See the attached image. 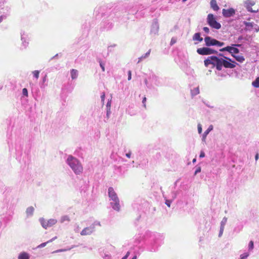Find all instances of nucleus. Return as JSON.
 Segmentation results:
<instances>
[{"label":"nucleus","instance_id":"f257e3e1","mask_svg":"<svg viewBox=\"0 0 259 259\" xmlns=\"http://www.w3.org/2000/svg\"><path fill=\"white\" fill-rule=\"evenodd\" d=\"M220 56L223 57L225 59L222 58H219L217 59V70L220 71L222 69L223 66L226 68H234L236 67V63L232 61L230 58L225 57L222 54H219Z\"/></svg>","mask_w":259,"mask_h":259},{"label":"nucleus","instance_id":"f03ea898","mask_svg":"<svg viewBox=\"0 0 259 259\" xmlns=\"http://www.w3.org/2000/svg\"><path fill=\"white\" fill-rule=\"evenodd\" d=\"M68 164L77 175L80 174L83 170V167L79 161L71 155H69L67 160Z\"/></svg>","mask_w":259,"mask_h":259},{"label":"nucleus","instance_id":"7ed1b4c3","mask_svg":"<svg viewBox=\"0 0 259 259\" xmlns=\"http://www.w3.org/2000/svg\"><path fill=\"white\" fill-rule=\"evenodd\" d=\"M207 22L213 28L219 29L221 27V25L217 21L214 15L212 14H209L207 15Z\"/></svg>","mask_w":259,"mask_h":259},{"label":"nucleus","instance_id":"20e7f679","mask_svg":"<svg viewBox=\"0 0 259 259\" xmlns=\"http://www.w3.org/2000/svg\"><path fill=\"white\" fill-rule=\"evenodd\" d=\"M240 45L238 44H233L232 46H227L226 47L223 48L220 50L221 52L227 51L229 53H230L232 56L233 55H235L239 53V50L237 48L234 47V46H240Z\"/></svg>","mask_w":259,"mask_h":259},{"label":"nucleus","instance_id":"39448f33","mask_svg":"<svg viewBox=\"0 0 259 259\" xmlns=\"http://www.w3.org/2000/svg\"><path fill=\"white\" fill-rule=\"evenodd\" d=\"M197 52L201 55H208L213 54H217L218 52L213 49L209 48L203 47L198 48L197 50Z\"/></svg>","mask_w":259,"mask_h":259},{"label":"nucleus","instance_id":"423d86ee","mask_svg":"<svg viewBox=\"0 0 259 259\" xmlns=\"http://www.w3.org/2000/svg\"><path fill=\"white\" fill-rule=\"evenodd\" d=\"M41 226L45 229H47L49 227H51L53 225H55L57 221L55 219H51L48 221H46L44 218H41L39 220Z\"/></svg>","mask_w":259,"mask_h":259},{"label":"nucleus","instance_id":"0eeeda50","mask_svg":"<svg viewBox=\"0 0 259 259\" xmlns=\"http://www.w3.org/2000/svg\"><path fill=\"white\" fill-rule=\"evenodd\" d=\"M218 57L217 56H210L204 61V65L207 67L210 64L213 65V67H215L217 69V59Z\"/></svg>","mask_w":259,"mask_h":259},{"label":"nucleus","instance_id":"6e6552de","mask_svg":"<svg viewBox=\"0 0 259 259\" xmlns=\"http://www.w3.org/2000/svg\"><path fill=\"white\" fill-rule=\"evenodd\" d=\"M245 7L249 12L256 13L258 12V9H253L252 7L255 5V2L251 0H247L245 3Z\"/></svg>","mask_w":259,"mask_h":259},{"label":"nucleus","instance_id":"1a4fd4ad","mask_svg":"<svg viewBox=\"0 0 259 259\" xmlns=\"http://www.w3.org/2000/svg\"><path fill=\"white\" fill-rule=\"evenodd\" d=\"M222 13L225 17H230L233 16L235 13V11L233 8H230L229 9H223Z\"/></svg>","mask_w":259,"mask_h":259},{"label":"nucleus","instance_id":"9d476101","mask_svg":"<svg viewBox=\"0 0 259 259\" xmlns=\"http://www.w3.org/2000/svg\"><path fill=\"white\" fill-rule=\"evenodd\" d=\"M217 39L211 38L209 36H206L204 38V41L206 46H216Z\"/></svg>","mask_w":259,"mask_h":259},{"label":"nucleus","instance_id":"9b49d317","mask_svg":"<svg viewBox=\"0 0 259 259\" xmlns=\"http://www.w3.org/2000/svg\"><path fill=\"white\" fill-rule=\"evenodd\" d=\"M108 196L112 201L117 200L118 199L117 195L112 187L108 189Z\"/></svg>","mask_w":259,"mask_h":259},{"label":"nucleus","instance_id":"f8f14e48","mask_svg":"<svg viewBox=\"0 0 259 259\" xmlns=\"http://www.w3.org/2000/svg\"><path fill=\"white\" fill-rule=\"evenodd\" d=\"M94 231V228L92 227H87L83 229L81 233L80 234L82 236L83 235H88L91 234Z\"/></svg>","mask_w":259,"mask_h":259},{"label":"nucleus","instance_id":"ddd939ff","mask_svg":"<svg viewBox=\"0 0 259 259\" xmlns=\"http://www.w3.org/2000/svg\"><path fill=\"white\" fill-rule=\"evenodd\" d=\"M113 202L111 203V205L112 207V208L116 210V211H119L120 208V206L119 204V199H117V200H114L113 201Z\"/></svg>","mask_w":259,"mask_h":259},{"label":"nucleus","instance_id":"4468645a","mask_svg":"<svg viewBox=\"0 0 259 259\" xmlns=\"http://www.w3.org/2000/svg\"><path fill=\"white\" fill-rule=\"evenodd\" d=\"M211 8L214 11H218L219 10V7L218 6L217 2L216 0H211L210 3Z\"/></svg>","mask_w":259,"mask_h":259},{"label":"nucleus","instance_id":"2eb2a0df","mask_svg":"<svg viewBox=\"0 0 259 259\" xmlns=\"http://www.w3.org/2000/svg\"><path fill=\"white\" fill-rule=\"evenodd\" d=\"M193 40H198L199 42H201L203 40V38L200 36V33H196L193 36Z\"/></svg>","mask_w":259,"mask_h":259},{"label":"nucleus","instance_id":"dca6fc26","mask_svg":"<svg viewBox=\"0 0 259 259\" xmlns=\"http://www.w3.org/2000/svg\"><path fill=\"white\" fill-rule=\"evenodd\" d=\"M18 259H29V255L27 252H23L19 255Z\"/></svg>","mask_w":259,"mask_h":259},{"label":"nucleus","instance_id":"f3484780","mask_svg":"<svg viewBox=\"0 0 259 259\" xmlns=\"http://www.w3.org/2000/svg\"><path fill=\"white\" fill-rule=\"evenodd\" d=\"M237 61L240 63H242L244 61L245 58L242 55H233V56Z\"/></svg>","mask_w":259,"mask_h":259},{"label":"nucleus","instance_id":"a211bd4d","mask_svg":"<svg viewBox=\"0 0 259 259\" xmlns=\"http://www.w3.org/2000/svg\"><path fill=\"white\" fill-rule=\"evenodd\" d=\"M213 129V126L210 125L209 127L206 130L203 135V140H204L208 133Z\"/></svg>","mask_w":259,"mask_h":259},{"label":"nucleus","instance_id":"6ab92c4d","mask_svg":"<svg viewBox=\"0 0 259 259\" xmlns=\"http://www.w3.org/2000/svg\"><path fill=\"white\" fill-rule=\"evenodd\" d=\"M78 74V71L76 69H72L71 70V76L72 79H74L77 78Z\"/></svg>","mask_w":259,"mask_h":259},{"label":"nucleus","instance_id":"aec40b11","mask_svg":"<svg viewBox=\"0 0 259 259\" xmlns=\"http://www.w3.org/2000/svg\"><path fill=\"white\" fill-rule=\"evenodd\" d=\"M34 210V208L32 206H30L27 208L26 212L28 215H32Z\"/></svg>","mask_w":259,"mask_h":259},{"label":"nucleus","instance_id":"412c9836","mask_svg":"<svg viewBox=\"0 0 259 259\" xmlns=\"http://www.w3.org/2000/svg\"><path fill=\"white\" fill-rule=\"evenodd\" d=\"M57 238V237L55 236V237L53 238L52 239H50V240L48 241L47 242L41 243L39 246L41 247H44L46 245V244L47 243L52 242L53 241L55 240Z\"/></svg>","mask_w":259,"mask_h":259},{"label":"nucleus","instance_id":"4be33fe9","mask_svg":"<svg viewBox=\"0 0 259 259\" xmlns=\"http://www.w3.org/2000/svg\"><path fill=\"white\" fill-rule=\"evenodd\" d=\"M252 84L255 88H259V77H257L255 80L252 82Z\"/></svg>","mask_w":259,"mask_h":259},{"label":"nucleus","instance_id":"5701e85b","mask_svg":"<svg viewBox=\"0 0 259 259\" xmlns=\"http://www.w3.org/2000/svg\"><path fill=\"white\" fill-rule=\"evenodd\" d=\"M70 221V219L67 216V215H65V216H63L61 218V223H63L65 221Z\"/></svg>","mask_w":259,"mask_h":259},{"label":"nucleus","instance_id":"b1692460","mask_svg":"<svg viewBox=\"0 0 259 259\" xmlns=\"http://www.w3.org/2000/svg\"><path fill=\"white\" fill-rule=\"evenodd\" d=\"M33 76L36 78L38 79L39 77V71L38 70H35L32 72Z\"/></svg>","mask_w":259,"mask_h":259},{"label":"nucleus","instance_id":"393cba45","mask_svg":"<svg viewBox=\"0 0 259 259\" xmlns=\"http://www.w3.org/2000/svg\"><path fill=\"white\" fill-rule=\"evenodd\" d=\"M249 255L248 253H244L240 255V259H245L247 258Z\"/></svg>","mask_w":259,"mask_h":259},{"label":"nucleus","instance_id":"a878e982","mask_svg":"<svg viewBox=\"0 0 259 259\" xmlns=\"http://www.w3.org/2000/svg\"><path fill=\"white\" fill-rule=\"evenodd\" d=\"M193 95H197V94H198L199 93V88L197 87V88H195L193 91Z\"/></svg>","mask_w":259,"mask_h":259},{"label":"nucleus","instance_id":"bb28decb","mask_svg":"<svg viewBox=\"0 0 259 259\" xmlns=\"http://www.w3.org/2000/svg\"><path fill=\"white\" fill-rule=\"evenodd\" d=\"M22 93H23V95H24L25 96H28V92H27V90L26 88H24L22 90Z\"/></svg>","mask_w":259,"mask_h":259},{"label":"nucleus","instance_id":"cd10ccee","mask_svg":"<svg viewBox=\"0 0 259 259\" xmlns=\"http://www.w3.org/2000/svg\"><path fill=\"white\" fill-rule=\"evenodd\" d=\"M253 248V242L252 241H250L249 243V249H252Z\"/></svg>","mask_w":259,"mask_h":259},{"label":"nucleus","instance_id":"c85d7f7f","mask_svg":"<svg viewBox=\"0 0 259 259\" xmlns=\"http://www.w3.org/2000/svg\"><path fill=\"white\" fill-rule=\"evenodd\" d=\"M224 42H221V41H219L218 40L217 41V44H216V46H219V47H221V46H223L224 45Z\"/></svg>","mask_w":259,"mask_h":259},{"label":"nucleus","instance_id":"c756f323","mask_svg":"<svg viewBox=\"0 0 259 259\" xmlns=\"http://www.w3.org/2000/svg\"><path fill=\"white\" fill-rule=\"evenodd\" d=\"M99 63H100V65L101 67L102 68V71H105L104 64L102 63V62L101 60L99 61Z\"/></svg>","mask_w":259,"mask_h":259},{"label":"nucleus","instance_id":"7c9ffc66","mask_svg":"<svg viewBox=\"0 0 259 259\" xmlns=\"http://www.w3.org/2000/svg\"><path fill=\"white\" fill-rule=\"evenodd\" d=\"M202 129L201 125L200 124H198V132L199 134H201L202 133Z\"/></svg>","mask_w":259,"mask_h":259},{"label":"nucleus","instance_id":"2f4dec72","mask_svg":"<svg viewBox=\"0 0 259 259\" xmlns=\"http://www.w3.org/2000/svg\"><path fill=\"white\" fill-rule=\"evenodd\" d=\"M132 78V72L131 70L128 71V80H130Z\"/></svg>","mask_w":259,"mask_h":259},{"label":"nucleus","instance_id":"473e14b6","mask_svg":"<svg viewBox=\"0 0 259 259\" xmlns=\"http://www.w3.org/2000/svg\"><path fill=\"white\" fill-rule=\"evenodd\" d=\"M150 51H151V50H149V51H148L147 53H146V54H145V55L144 56H142V57H141V58H140V59H142V58H146V57H147V56H148L149 55L150 53Z\"/></svg>","mask_w":259,"mask_h":259},{"label":"nucleus","instance_id":"72a5a7b5","mask_svg":"<svg viewBox=\"0 0 259 259\" xmlns=\"http://www.w3.org/2000/svg\"><path fill=\"white\" fill-rule=\"evenodd\" d=\"M245 25L247 27H252L253 26L252 24L250 22H245Z\"/></svg>","mask_w":259,"mask_h":259},{"label":"nucleus","instance_id":"f704fd0d","mask_svg":"<svg viewBox=\"0 0 259 259\" xmlns=\"http://www.w3.org/2000/svg\"><path fill=\"white\" fill-rule=\"evenodd\" d=\"M203 29L207 33H208L209 32V29L207 27H203Z\"/></svg>","mask_w":259,"mask_h":259},{"label":"nucleus","instance_id":"c9c22d12","mask_svg":"<svg viewBox=\"0 0 259 259\" xmlns=\"http://www.w3.org/2000/svg\"><path fill=\"white\" fill-rule=\"evenodd\" d=\"M102 101L103 102H104L105 98V94L104 93H103V94L101 96Z\"/></svg>","mask_w":259,"mask_h":259},{"label":"nucleus","instance_id":"e433bc0d","mask_svg":"<svg viewBox=\"0 0 259 259\" xmlns=\"http://www.w3.org/2000/svg\"><path fill=\"white\" fill-rule=\"evenodd\" d=\"M201 171V167H198L197 168L196 170L195 171V175H196L197 173L200 172Z\"/></svg>","mask_w":259,"mask_h":259},{"label":"nucleus","instance_id":"4c0bfd02","mask_svg":"<svg viewBox=\"0 0 259 259\" xmlns=\"http://www.w3.org/2000/svg\"><path fill=\"white\" fill-rule=\"evenodd\" d=\"M146 102V98L145 97L143 98L142 103L144 104V106L145 107H146V104L145 103Z\"/></svg>","mask_w":259,"mask_h":259},{"label":"nucleus","instance_id":"58836bf2","mask_svg":"<svg viewBox=\"0 0 259 259\" xmlns=\"http://www.w3.org/2000/svg\"><path fill=\"white\" fill-rule=\"evenodd\" d=\"M200 158H203L205 156V153L203 151H201V153H200Z\"/></svg>","mask_w":259,"mask_h":259},{"label":"nucleus","instance_id":"ea45409f","mask_svg":"<svg viewBox=\"0 0 259 259\" xmlns=\"http://www.w3.org/2000/svg\"><path fill=\"white\" fill-rule=\"evenodd\" d=\"M130 255V252H127L125 256H124L123 257H125V259H126L128 255Z\"/></svg>","mask_w":259,"mask_h":259},{"label":"nucleus","instance_id":"a19ab883","mask_svg":"<svg viewBox=\"0 0 259 259\" xmlns=\"http://www.w3.org/2000/svg\"><path fill=\"white\" fill-rule=\"evenodd\" d=\"M258 157H259L258 154L256 153V154L255 155V160H257L258 159Z\"/></svg>","mask_w":259,"mask_h":259},{"label":"nucleus","instance_id":"79ce46f5","mask_svg":"<svg viewBox=\"0 0 259 259\" xmlns=\"http://www.w3.org/2000/svg\"><path fill=\"white\" fill-rule=\"evenodd\" d=\"M126 156L128 158H130V157H131V153H128L126 154Z\"/></svg>","mask_w":259,"mask_h":259},{"label":"nucleus","instance_id":"37998d69","mask_svg":"<svg viewBox=\"0 0 259 259\" xmlns=\"http://www.w3.org/2000/svg\"><path fill=\"white\" fill-rule=\"evenodd\" d=\"M165 203H166V204L168 207H169V206H170V203H169V202L166 201Z\"/></svg>","mask_w":259,"mask_h":259},{"label":"nucleus","instance_id":"c03bdc74","mask_svg":"<svg viewBox=\"0 0 259 259\" xmlns=\"http://www.w3.org/2000/svg\"><path fill=\"white\" fill-rule=\"evenodd\" d=\"M3 17L2 16L0 17V23L3 21Z\"/></svg>","mask_w":259,"mask_h":259},{"label":"nucleus","instance_id":"a18cd8bd","mask_svg":"<svg viewBox=\"0 0 259 259\" xmlns=\"http://www.w3.org/2000/svg\"><path fill=\"white\" fill-rule=\"evenodd\" d=\"M196 162V159H195V158H194V159H193V163H194V162Z\"/></svg>","mask_w":259,"mask_h":259},{"label":"nucleus","instance_id":"49530a36","mask_svg":"<svg viewBox=\"0 0 259 259\" xmlns=\"http://www.w3.org/2000/svg\"><path fill=\"white\" fill-rule=\"evenodd\" d=\"M132 259H137V256H134Z\"/></svg>","mask_w":259,"mask_h":259},{"label":"nucleus","instance_id":"de8ad7c7","mask_svg":"<svg viewBox=\"0 0 259 259\" xmlns=\"http://www.w3.org/2000/svg\"><path fill=\"white\" fill-rule=\"evenodd\" d=\"M65 250H58L57 251V252H59V251H64Z\"/></svg>","mask_w":259,"mask_h":259},{"label":"nucleus","instance_id":"09e8293b","mask_svg":"<svg viewBox=\"0 0 259 259\" xmlns=\"http://www.w3.org/2000/svg\"><path fill=\"white\" fill-rule=\"evenodd\" d=\"M174 42H175L174 40H172V41L171 40V44H173V43H174Z\"/></svg>","mask_w":259,"mask_h":259},{"label":"nucleus","instance_id":"8fccbe9b","mask_svg":"<svg viewBox=\"0 0 259 259\" xmlns=\"http://www.w3.org/2000/svg\"><path fill=\"white\" fill-rule=\"evenodd\" d=\"M174 42H175L174 40H172V41L171 40V44H173V43H174Z\"/></svg>","mask_w":259,"mask_h":259},{"label":"nucleus","instance_id":"3c124183","mask_svg":"<svg viewBox=\"0 0 259 259\" xmlns=\"http://www.w3.org/2000/svg\"><path fill=\"white\" fill-rule=\"evenodd\" d=\"M187 0H183V2H185L186 1H187Z\"/></svg>","mask_w":259,"mask_h":259},{"label":"nucleus","instance_id":"603ef678","mask_svg":"<svg viewBox=\"0 0 259 259\" xmlns=\"http://www.w3.org/2000/svg\"><path fill=\"white\" fill-rule=\"evenodd\" d=\"M145 83H147V79H145Z\"/></svg>","mask_w":259,"mask_h":259},{"label":"nucleus","instance_id":"864d4df0","mask_svg":"<svg viewBox=\"0 0 259 259\" xmlns=\"http://www.w3.org/2000/svg\"><path fill=\"white\" fill-rule=\"evenodd\" d=\"M125 257H122L121 259H125Z\"/></svg>","mask_w":259,"mask_h":259}]
</instances>
